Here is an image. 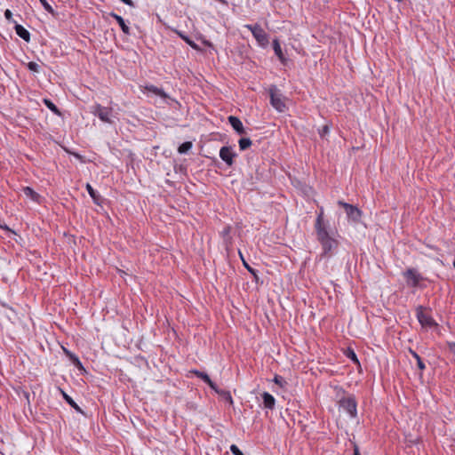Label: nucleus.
<instances>
[{"label": "nucleus", "mask_w": 455, "mask_h": 455, "mask_svg": "<svg viewBox=\"0 0 455 455\" xmlns=\"http://www.w3.org/2000/svg\"><path fill=\"white\" fill-rule=\"evenodd\" d=\"M315 233L317 240L322 245L323 255L326 257L333 255L339 246L338 240L331 235L328 229L319 230Z\"/></svg>", "instance_id": "1"}, {"label": "nucleus", "mask_w": 455, "mask_h": 455, "mask_svg": "<svg viewBox=\"0 0 455 455\" xmlns=\"http://www.w3.org/2000/svg\"><path fill=\"white\" fill-rule=\"evenodd\" d=\"M271 106L278 112L283 113L287 109L285 104V97L281 91L275 86L271 85L268 89Z\"/></svg>", "instance_id": "2"}, {"label": "nucleus", "mask_w": 455, "mask_h": 455, "mask_svg": "<svg viewBox=\"0 0 455 455\" xmlns=\"http://www.w3.org/2000/svg\"><path fill=\"white\" fill-rule=\"evenodd\" d=\"M403 276L406 281L407 286L411 288L420 287V282L425 280V277L413 267H409L403 272Z\"/></svg>", "instance_id": "3"}, {"label": "nucleus", "mask_w": 455, "mask_h": 455, "mask_svg": "<svg viewBox=\"0 0 455 455\" xmlns=\"http://www.w3.org/2000/svg\"><path fill=\"white\" fill-rule=\"evenodd\" d=\"M244 28L250 30L260 46H267L268 44V35L264 31L261 26L256 24H246Z\"/></svg>", "instance_id": "4"}, {"label": "nucleus", "mask_w": 455, "mask_h": 455, "mask_svg": "<svg viewBox=\"0 0 455 455\" xmlns=\"http://www.w3.org/2000/svg\"><path fill=\"white\" fill-rule=\"evenodd\" d=\"M339 407L346 411L351 418L357 416V403L355 395H349L343 397L339 402Z\"/></svg>", "instance_id": "5"}, {"label": "nucleus", "mask_w": 455, "mask_h": 455, "mask_svg": "<svg viewBox=\"0 0 455 455\" xmlns=\"http://www.w3.org/2000/svg\"><path fill=\"white\" fill-rule=\"evenodd\" d=\"M94 116H98L102 122L112 124V108L103 107L100 104H95L91 111Z\"/></svg>", "instance_id": "6"}, {"label": "nucleus", "mask_w": 455, "mask_h": 455, "mask_svg": "<svg viewBox=\"0 0 455 455\" xmlns=\"http://www.w3.org/2000/svg\"><path fill=\"white\" fill-rule=\"evenodd\" d=\"M237 156V153L234 150L232 146H223L220 149V157L228 167L234 165L235 159Z\"/></svg>", "instance_id": "7"}, {"label": "nucleus", "mask_w": 455, "mask_h": 455, "mask_svg": "<svg viewBox=\"0 0 455 455\" xmlns=\"http://www.w3.org/2000/svg\"><path fill=\"white\" fill-rule=\"evenodd\" d=\"M424 309L425 308L422 306H419L416 309V315L421 326L427 328L435 326L436 323L435 320L430 315L424 313Z\"/></svg>", "instance_id": "8"}, {"label": "nucleus", "mask_w": 455, "mask_h": 455, "mask_svg": "<svg viewBox=\"0 0 455 455\" xmlns=\"http://www.w3.org/2000/svg\"><path fill=\"white\" fill-rule=\"evenodd\" d=\"M338 204L344 208L347 216L349 220H352L353 221L355 222L360 220L362 212L356 206L349 204L343 201H339Z\"/></svg>", "instance_id": "9"}, {"label": "nucleus", "mask_w": 455, "mask_h": 455, "mask_svg": "<svg viewBox=\"0 0 455 455\" xmlns=\"http://www.w3.org/2000/svg\"><path fill=\"white\" fill-rule=\"evenodd\" d=\"M228 123L232 126V128L235 131V132L239 135L245 134V129L243 125V123L241 120L235 116H228Z\"/></svg>", "instance_id": "10"}, {"label": "nucleus", "mask_w": 455, "mask_h": 455, "mask_svg": "<svg viewBox=\"0 0 455 455\" xmlns=\"http://www.w3.org/2000/svg\"><path fill=\"white\" fill-rule=\"evenodd\" d=\"M273 50H274L275 54L276 55V57L279 59L280 62L283 66H286L288 64V62H289V60L284 56L278 39H274L273 40Z\"/></svg>", "instance_id": "11"}, {"label": "nucleus", "mask_w": 455, "mask_h": 455, "mask_svg": "<svg viewBox=\"0 0 455 455\" xmlns=\"http://www.w3.org/2000/svg\"><path fill=\"white\" fill-rule=\"evenodd\" d=\"M264 408L273 410L275 404V397L268 392H263L261 394Z\"/></svg>", "instance_id": "12"}, {"label": "nucleus", "mask_w": 455, "mask_h": 455, "mask_svg": "<svg viewBox=\"0 0 455 455\" xmlns=\"http://www.w3.org/2000/svg\"><path fill=\"white\" fill-rule=\"evenodd\" d=\"M190 373L204 380L211 388H215V383L210 379L207 373L198 370H191Z\"/></svg>", "instance_id": "13"}, {"label": "nucleus", "mask_w": 455, "mask_h": 455, "mask_svg": "<svg viewBox=\"0 0 455 455\" xmlns=\"http://www.w3.org/2000/svg\"><path fill=\"white\" fill-rule=\"evenodd\" d=\"M109 15L116 20V22L120 26L124 34H125L127 36L131 35L130 28L127 26V24L125 23V20L123 19V17H121L120 15H118L115 12H110Z\"/></svg>", "instance_id": "14"}, {"label": "nucleus", "mask_w": 455, "mask_h": 455, "mask_svg": "<svg viewBox=\"0 0 455 455\" xmlns=\"http://www.w3.org/2000/svg\"><path fill=\"white\" fill-rule=\"evenodd\" d=\"M86 190L92 197L93 203L96 204L97 205H101L103 202L102 196L96 190H94L89 183L86 184Z\"/></svg>", "instance_id": "15"}, {"label": "nucleus", "mask_w": 455, "mask_h": 455, "mask_svg": "<svg viewBox=\"0 0 455 455\" xmlns=\"http://www.w3.org/2000/svg\"><path fill=\"white\" fill-rule=\"evenodd\" d=\"M14 29L16 34L25 42L28 43L30 41V33L23 26L16 23L14 25Z\"/></svg>", "instance_id": "16"}, {"label": "nucleus", "mask_w": 455, "mask_h": 455, "mask_svg": "<svg viewBox=\"0 0 455 455\" xmlns=\"http://www.w3.org/2000/svg\"><path fill=\"white\" fill-rule=\"evenodd\" d=\"M315 232H318L319 230H324L327 229V225L323 221V208L320 209L319 213L317 214L315 223Z\"/></svg>", "instance_id": "17"}, {"label": "nucleus", "mask_w": 455, "mask_h": 455, "mask_svg": "<svg viewBox=\"0 0 455 455\" xmlns=\"http://www.w3.org/2000/svg\"><path fill=\"white\" fill-rule=\"evenodd\" d=\"M214 390L223 400L228 402L230 405H233L234 401L232 398V395L229 391L220 389L217 385L215 384V388H212Z\"/></svg>", "instance_id": "18"}, {"label": "nucleus", "mask_w": 455, "mask_h": 455, "mask_svg": "<svg viewBox=\"0 0 455 455\" xmlns=\"http://www.w3.org/2000/svg\"><path fill=\"white\" fill-rule=\"evenodd\" d=\"M22 192L24 193V195L27 197L30 198L32 201H34L36 203H39V200H40L41 196L32 188H30V187H23L22 188Z\"/></svg>", "instance_id": "19"}, {"label": "nucleus", "mask_w": 455, "mask_h": 455, "mask_svg": "<svg viewBox=\"0 0 455 455\" xmlns=\"http://www.w3.org/2000/svg\"><path fill=\"white\" fill-rule=\"evenodd\" d=\"M65 352H66L67 355L68 356V358L70 359V361L72 362V363L76 366V368H77L82 372L86 371L83 363H81L79 358L75 354H73L68 350H65Z\"/></svg>", "instance_id": "20"}, {"label": "nucleus", "mask_w": 455, "mask_h": 455, "mask_svg": "<svg viewBox=\"0 0 455 455\" xmlns=\"http://www.w3.org/2000/svg\"><path fill=\"white\" fill-rule=\"evenodd\" d=\"M145 90L147 92H152L163 99H167L169 98V96L167 95V93L164 92V91L162 89V88H158L153 84H150V85H146L145 86Z\"/></svg>", "instance_id": "21"}, {"label": "nucleus", "mask_w": 455, "mask_h": 455, "mask_svg": "<svg viewBox=\"0 0 455 455\" xmlns=\"http://www.w3.org/2000/svg\"><path fill=\"white\" fill-rule=\"evenodd\" d=\"M63 398L65 401L72 407L74 408L77 412L81 414H84V411L78 406V404L65 392H62Z\"/></svg>", "instance_id": "22"}, {"label": "nucleus", "mask_w": 455, "mask_h": 455, "mask_svg": "<svg viewBox=\"0 0 455 455\" xmlns=\"http://www.w3.org/2000/svg\"><path fill=\"white\" fill-rule=\"evenodd\" d=\"M44 104L55 115L60 116L61 112L58 108V107L49 99H44Z\"/></svg>", "instance_id": "23"}, {"label": "nucleus", "mask_w": 455, "mask_h": 455, "mask_svg": "<svg viewBox=\"0 0 455 455\" xmlns=\"http://www.w3.org/2000/svg\"><path fill=\"white\" fill-rule=\"evenodd\" d=\"M410 353L412 355L413 358H415L417 362V366L420 371H424L426 369V365L424 362L422 361L421 357L419 355L418 353L413 351L412 349H410Z\"/></svg>", "instance_id": "24"}, {"label": "nucleus", "mask_w": 455, "mask_h": 455, "mask_svg": "<svg viewBox=\"0 0 455 455\" xmlns=\"http://www.w3.org/2000/svg\"><path fill=\"white\" fill-rule=\"evenodd\" d=\"M193 147V144L191 141H185L182 144H180L178 148V152L180 154H187Z\"/></svg>", "instance_id": "25"}, {"label": "nucleus", "mask_w": 455, "mask_h": 455, "mask_svg": "<svg viewBox=\"0 0 455 455\" xmlns=\"http://www.w3.org/2000/svg\"><path fill=\"white\" fill-rule=\"evenodd\" d=\"M240 150L243 151L251 146V140L249 138H241L238 141Z\"/></svg>", "instance_id": "26"}, {"label": "nucleus", "mask_w": 455, "mask_h": 455, "mask_svg": "<svg viewBox=\"0 0 455 455\" xmlns=\"http://www.w3.org/2000/svg\"><path fill=\"white\" fill-rule=\"evenodd\" d=\"M243 267L253 275L254 279L256 281H258L259 279V276H258V274H257V270L252 268L247 262L246 260H243Z\"/></svg>", "instance_id": "27"}, {"label": "nucleus", "mask_w": 455, "mask_h": 455, "mask_svg": "<svg viewBox=\"0 0 455 455\" xmlns=\"http://www.w3.org/2000/svg\"><path fill=\"white\" fill-rule=\"evenodd\" d=\"M273 381L281 387H283L287 384L286 380L280 375H275Z\"/></svg>", "instance_id": "28"}, {"label": "nucleus", "mask_w": 455, "mask_h": 455, "mask_svg": "<svg viewBox=\"0 0 455 455\" xmlns=\"http://www.w3.org/2000/svg\"><path fill=\"white\" fill-rule=\"evenodd\" d=\"M27 68L32 71V72H36V73H38L40 71V66L36 63V62H34V61H30L27 64Z\"/></svg>", "instance_id": "29"}, {"label": "nucleus", "mask_w": 455, "mask_h": 455, "mask_svg": "<svg viewBox=\"0 0 455 455\" xmlns=\"http://www.w3.org/2000/svg\"><path fill=\"white\" fill-rule=\"evenodd\" d=\"M39 1L46 12H48L49 13L54 12L52 7L49 4V3L46 0H39Z\"/></svg>", "instance_id": "30"}, {"label": "nucleus", "mask_w": 455, "mask_h": 455, "mask_svg": "<svg viewBox=\"0 0 455 455\" xmlns=\"http://www.w3.org/2000/svg\"><path fill=\"white\" fill-rule=\"evenodd\" d=\"M330 132L329 125L325 124L321 129H319L318 133L321 138H323L325 135H327Z\"/></svg>", "instance_id": "31"}, {"label": "nucleus", "mask_w": 455, "mask_h": 455, "mask_svg": "<svg viewBox=\"0 0 455 455\" xmlns=\"http://www.w3.org/2000/svg\"><path fill=\"white\" fill-rule=\"evenodd\" d=\"M4 17L11 23H13L14 25L17 23V21L12 19V12L9 9L5 10Z\"/></svg>", "instance_id": "32"}, {"label": "nucleus", "mask_w": 455, "mask_h": 455, "mask_svg": "<svg viewBox=\"0 0 455 455\" xmlns=\"http://www.w3.org/2000/svg\"><path fill=\"white\" fill-rule=\"evenodd\" d=\"M230 451L232 452L233 455H243V454L235 444H232L230 446Z\"/></svg>", "instance_id": "33"}, {"label": "nucleus", "mask_w": 455, "mask_h": 455, "mask_svg": "<svg viewBox=\"0 0 455 455\" xmlns=\"http://www.w3.org/2000/svg\"><path fill=\"white\" fill-rule=\"evenodd\" d=\"M347 357H349L353 362L359 363L357 356L353 350H349V353L347 354Z\"/></svg>", "instance_id": "34"}, {"label": "nucleus", "mask_w": 455, "mask_h": 455, "mask_svg": "<svg viewBox=\"0 0 455 455\" xmlns=\"http://www.w3.org/2000/svg\"><path fill=\"white\" fill-rule=\"evenodd\" d=\"M120 1L131 7L134 6V3L132 0H120Z\"/></svg>", "instance_id": "35"}, {"label": "nucleus", "mask_w": 455, "mask_h": 455, "mask_svg": "<svg viewBox=\"0 0 455 455\" xmlns=\"http://www.w3.org/2000/svg\"><path fill=\"white\" fill-rule=\"evenodd\" d=\"M448 346L450 351L455 354V343H448Z\"/></svg>", "instance_id": "36"}, {"label": "nucleus", "mask_w": 455, "mask_h": 455, "mask_svg": "<svg viewBox=\"0 0 455 455\" xmlns=\"http://www.w3.org/2000/svg\"><path fill=\"white\" fill-rule=\"evenodd\" d=\"M354 455H361L359 451V448L356 444L354 445Z\"/></svg>", "instance_id": "37"}, {"label": "nucleus", "mask_w": 455, "mask_h": 455, "mask_svg": "<svg viewBox=\"0 0 455 455\" xmlns=\"http://www.w3.org/2000/svg\"><path fill=\"white\" fill-rule=\"evenodd\" d=\"M238 253H239V256H240L241 260L243 262V260H245V259H244V258H243V253H242L240 251H238Z\"/></svg>", "instance_id": "38"}, {"label": "nucleus", "mask_w": 455, "mask_h": 455, "mask_svg": "<svg viewBox=\"0 0 455 455\" xmlns=\"http://www.w3.org/2000/svg\"><path fill=\"white\" fill-rule=\"evenodd\" d=\"M229 230L230 228L228 227L226 228L224 230H223V234H228L229 233Z\"/></svg>", "instance_id": "39"}, {"label": "nucleus", "mask_w": 455, "mask_h": 455, "mask_svg": "<svg viewBox=\"0 0 455 455\" xmlns=\"http://www.w3.org/2000/svg\"><path fill=\"white\" fill-rule=\"evenodd\" d=\"M184 38H185V40H186L188 43H189L190 44H192V43L189 41V39H188V38H186V37H184Z\"/></svg>", "instance_id": "40"}, {"label": "nucleus", "mask_w": 455, "mask_h": 455, "mask_svg": "<svg viewBox=\"0 0 455 455\" xmlns=\"http://www.w3.org/2000/svg\"><path fill=\"white\" fill-rule=\"evenodd\" d=\"M453 267H454V268H455V259H454V261H453Z\"/></svg>", "instance_id": "41"}, {"label": "nucleus", "mask_w": 455, "mask_h": 455, "mask_svg": "<svg viewBox=\"0 0 455 455\" xmlns=\"http://www.w3.org/2000/svg\"><path fill=\"white\" fill-rule=\"evenodd\" d=\"M243 455H244V454H243Z\"/></svg>", "instance_id": "42"}]
</instances>
